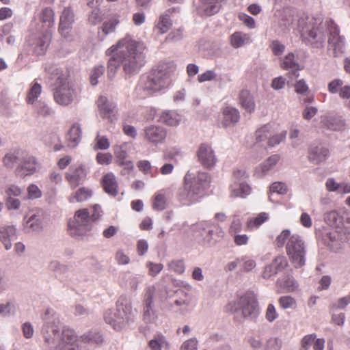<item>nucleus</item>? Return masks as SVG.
<instances>
[{
  "instance_id": "obj_1",
  "label": "nucleus",
  "mask_w": 350,
  "mask_h": 350,
  "mask_svg": "<svg viewBox=\"0 0 350 350\" xmlns=\"http://www.w3.org/2000/svg\"><path fill=\"white\" fill-rule=\"evenodd\" d=\"M146 45L135 40L129 34L119 40L106 51L109 56L107 62V75L113 78L119 68H122L124 78L137 75L146 62Z\"/></svg>"
},
{
  "instance_id": "obj_2",
  "label": "nucleus",
  "mask_w": 350,
  "mask_h": 350,
  "mask_svg": "<svg viewBox=\"0 0 350 350\" xmlns=\"http://www.w3.org/2000/svg\"><path fill=\"white\" fill-rule=\"evenodd\" d=\"M334 21L331 18L303 15L298 19V28L302 41L314 49H323L326 44L331 27Z\"/></svg>"
},
{
  "instance_id": "obj_3",
  "label": "nucleus",
  "mask_w": 350,
  "mask_h": 350,
  "mask_svg": "<svg viewBox=\"0 0 350 350\" xmlns=\"http://www.w3.org/2000/svg\"><path fill=\"white\" fill-rule=\"evenodd\" d=\"M210 182L208 173L187 172L183 180V185L179 189L178 199L185 206H191L202 200Z\"/></svg>"
},
{
  "instance_id": "obj_4",
  "label": "nucleus",
  "mask_w": 350,
  "mask_h": 350,
  "mask_svg": "<svg viewBox=\"0 0 350 350\" xmlns=\"http://www.w3.org/2000/svg\"><path fill=\"white\" fill-rule=\"evenodd\" d=\"M137 311L126 295H121L116 301L115 309H108L104 313V320L116 331L131 328L135 323Z\"/></svg>"
},
{
  "instance_id": "obj_5",
  "label": "nucleus",
  "mask_w": 350,
  "mask_h": 350,
  "mask_svg": "<svg viewBox=\"0 0 350 350\" xmlns=\"http://www.w3.org/2000/svg\"><path fill=\"white\" fill-rule=\"evenodd\" d=\"M42 320L43 325L40 329V334L44 345L51 350H57L68 340L64 335L66 331L72 329L64 327L60 331L59 315L52 308L46 310L42 316Z\"/></svg>"
},
{
  "instance_id": "obj_6",
  "label": "nucleus",
  "mask_w": 350,
  "mask_h": 350,
  "mask_svg": "<svg viewBox=\"0 0 350 350\" xmlns=\"http://www.w3.org/2000/svg\"><path fill=\"white\" fill-rule=\"evenodd\" d=\"M102 209L100 205L94 204L92 211L87 208L79 209L75 213L72 218L68 223V232L75 239H83L92 234L94 224L102 216Z\"/></svg>"
},
{
  "instance_id": "obj_7",
  "label": "nucleus",
  "mask_w": 350,
  "mask_h": 350,
  "mask_svg": "<svg viewBox=\"0 0 350 350\" xmlns=\"http://www.w3.org/2000/svg\"><path fill=\"white\" fill-rule=\"evenodd\" d=\"M170 81V73L167 66L160 64L148 75L140 78L137 89L144 92V96H146L168 87Z\"/></svg>"
},
{
  "instance_id": "obj_8",
  "label": "nucleus",
  "mask_w": 350,
  "mask_h": 350,
  "mask_svg": "<svg viewBox=\"0 0 350 350\" xmlns=\"http://www.w3.org/2000/svg\"><path fill=\"white\" fill-rule=\"evenodd\" d=\"M286 252L290 261L295 268L305 265L306 260V246L305 241L298 234H293L286 244Z\"/></svg>"
},
{
  "instance_id": "obj_9",
  "label": "nucleus",
  "mask_w": 350,
  "mask_h": 350,
  "mask_svg": "<svg viewBox=\"0 0 350 350\" xmlns=\"http://www.w3.org/2000/svg\"><path fill=\"white\" fill-rule=\"evenodd\" d=\"M53 70L57 75L55 88L53 89L54 100L60 105L67 106L74 100L76 95L75 90L59 68H55Z\"/></svg>"
},
{
  "instance_id": "obj_10",
  "label": "nucleus",
  "mask_w": 350,
  "mask_h": 350,
  "mask_svg": "<svg viewBox=\"0 0 350 350\" xmlns=\"http://www.w3.org/2000/svg\"><path fill=\"white\" fill-rule=\"evenodd\" d=\"M237 310L241 311L245 319L254 321L258 318L260 314V308L254 292L247 291L239 297L234 312Z\"/></svg>"
},
{
  "instance_id": "obj_11",
  "label": "nucleus",
  "mask_w": 350,
  "mask_h": 350,
  "mask_svg": "<svg viewBox=\"0 0 350 350\" xmlns=\"http://www.w3.org/2000/svg\"><path fill=\"white\" fill-rule=\"evenodd\" d=\"M52 33L49 29L31 33L27 38L31 51L37 56L45 54L51 40Z\"/></svg>"
},
{
  "instance_id": "obj_12",
  "label": "nucleus",
  "mask_w": 350,
  "mask_h": 350,
  "mask_svg": "<svg viewBox=\"0 0 350 350\" xmlns=\"http://www.w3.org/2000/svg\"><path fill=\"white\" fill-rule=\"evenodd\" d=\"M247 178L245 170H237L233 172L230 186L231 197L245 198L250 194L252 188L247 182Z\"/></svg>"
},
{
  "instance_id": "obj_13",
  "label": "nucleus",
  "mask_w": 350,
  "mask_h": 350,
  "mask_svg": "<svg viewBox=\"0 0 350 350\" xmlns=\"http://www.w3.org/2000/svg\"><path fill=\"white\" fill-rule=\"evenodd\" d=\"M327 49L334 57H342L346 50L345 37L340 34L338 25L334 23L331 27L329 34L327 39Z\"/></svg>"
},
{
  "instance_id": "obj_14",
  "label": "nucleus",
  "mask_w": 350,
  "mask_h": 350,
  "mask_svg": "<svg viewBox=\"0 0 350 350\" xmlns=\"http://www.w3.org/2000/svg\"><path fill=\"white\" fill-rule=\"evenodd\" d=\"M23 193L24 189L16 184L10 183L4 187L3 199L8 211H18L21 208L22 204L18 197Z\"/></svg>"
},
{
  "instance_id": "obj_15",
  "label": "nucleus",
  "mask_w": 350,
  "mask_h": 350,
  "mask_svg": "<svg viewBox=\"0 0 350 350\" xmlns=\"http://www.w3.org/2000/svg\"><path fill=\"white\" fill-rule=\"evenodd\" d=\"M197 232L200 234L204 244L209 246L215 245L224 236L223 229L217 225L200 224L197 226Z\"/></svg>"
},
{
  "instance_id": "obj_16",
  "label": "nucleus",
  "mask_w": 350,
  "mask_h": 350,
  "mask_svg": "<svg viewBox=\"0 0 350 350\" xmlns=\"http://www.w3.org/2000/svg\"><path fill=\"white\" fill-rule=\"evenodd\" d=\"M156 287L154 285L148 286L145 288L143 299V319L146 323H154L157 315L154 310V296Z\"/></svg>"
},
{
  "instance_id": "obj_17",
  "label": "nucleus",
  "mask_w": 350,
  "mask_h": 350,
  "mask_svg": "<svg viewBox=\"0 0 350 350\" xmlns=\"http://www.w3.org/2000/svg\"><path fill=\"white\" fill-rule=\"evenodd\" d=\"M100 114L104 119L113 122L118 119V108L116 103L109 101L106 96H100L97 101Z\"/></svg>"
},
{
  "instance_id": "obj_18",
  "label": "nucleus",
  "mask_w": 350,
  "mask_h": 350,
  "mask_svg": "<svg viewBox=\"0 0 350 350\" xmlns=\"http://www.w3.org/2000/svg\"><path fill=\"white\" fill-rule=\"evenodd\" d=\"M226 0H199L195 4L196 12L200 16H211L217 13L221 8V3Z\"/></svg>"
},
{
  "instance_id": "obj_19",
  "label": "nucleus",
  "mask_w": 350,
  "mask_h": 350,
  "mask_svg": "<svg viewBox=\"0 0 350 350\" xmlns=\"http://www.w3.org/2000/svg\"><path fill=\"white\" fill-rule=\"evenodd\" d=\"M197 156L199 162L204 167L211 169L215 165L217 159L212 147L208 144H202L197 152Z\"/></svg>"
},
{
  "instance_id": "obj_20",
  "label": "nucleus",
  "mask_w": 350,
  "mask_h": 350,
  "mask_svg": "<svg viewBox=\"0 0 350 350\" xmlns=\"http://www.w3.org/2000/svg\"><path fill=\"white\" fill-rule=\"evenodd\" d=\"M87 172L82 165L72 166L66 174V178L72 189L84 183L86 179Z\"/></svg>"
},
{
  "instance_id": "obj_21",
  "label": "nucleus",
  "mask_w": 350,
  "mask_h": 350,
  "mask_svg": "<svg viewBox=\"0 0 350 350\" xmlns=\"http://www.w3.org/2000/svg\"><path fill=\"white\" fill-rule=\"evenodd\" d=\"M321 124L322 126L335 131L344 129L345 126V120L341 116L330 114L322 116Z\"/></svg>"
},
{
  "instance_id": "obj_22",
  "label": "nucleus",
  "mask_w": 350,
  "mask_h": 350,
  "mask_svg": "<svg viewBox=\"0 0 350 350\" xmlns=\"http://www.w3.org/2000/svg\"><path fill=\"white\" fill-rule=\"evenodd\" d=\"M17 230L14 226H5L0 228V241L6 250H10L12 247V241L16 240Z\"/></svg>"
},
{
  "instance_id": "obj_23",
  "label": "nucleus",
  "mask_w": 350,
  "mask_h": 350,
  "mask_svg": "<svg viewBox=\"0 0 350 350\" xmlns=\"http://www.w3.org/2000/svg\"><path fill=\"white\" fill-rule=\"evenodd\" d=\"M276 287L280 293H292L298 289L299 284L292 275H286L277 280Z\"/></svg>"
},
{
  "instance_id": "obj_24",
  "label": "nucleus",
  "mask_w": 350,
  "mask_h": 350,
  "mask_svg": "<svg viewBox=\"0 0 350 350\" xmlns=\"http://www.w3.org/2000/svg\"><path fill=\"white\" fill-rule=\"evenodd\" d=\"M36 171V161L33 157H27L23 154L19 166L16 168V172L19 176H25L32 174Z\"/></svg>"
},
{
  "instance_id": "obj_25",
  "label": "nucleus",
  "mask_w": 350,
  "mask_h": 350,
  "mask_svg": "<svg viewBox=\"0 0 350 350\" xmlns=\"http://www.w3.org/2000/svg\"><path fill=\"white\" fill-rule=\"evenodd\" d=\"M101 183L103 190L109 196L116 197L118 194V183L113 173L104 175Z\"/></svg>"
},
{
  "instance_id": "obj_26",
  "label": "nucleus",
  "mask_w": 350,
  "mask_h": 350,
  "mask_svg": "<svg viewBox=\"0 0 350 350\" xmlns=\"http://www.w3.org/2000/svg\"><path fill=\"white\" fill-rule=\"evenodd\" d=\"M329 154L327 148L319 145L312 146L308 152V159L314 164H319L325 161Z\"/></svg>"
},
{
  "instance_id": "obj_27",
  "label": "nucleus",
  "mask_w": 350,
  "mask_h": 350,
  "mask_svg": "<svg viewBox=\"0 0 350 350\" xmlns=\"http://www.w3.org/2000/svg\"><path fill=\"white\" fill-rule=\"evenodd\" d=\"M75 21V15L70 7L64 8L61 16L59 25V31L62 35H65L71 28Z\"/></svg>"
},
{
  "instance_id": "obj_28",
  "label": "nucleus",
  "mask_w": 350,
  "mask_h": 350,
  "mask_svg": "<svg viewBox=\"0 0 350 350\" xmlns=\"http://www.w3.org/2000/svg\"><path fill=\"white\" fill-rule=\"evenodd\" d=\"M146 139L153 144L162 142L166 137V131L159 126H150L145 129Z\"/></svg>"
},
{
  "instance_id": "obj_29",
  "label": "nucleus",
  "mask_w": 350,
  "mask_h": 350,
  "mask_svg": "<svg viewBox=\"0 0 350 350\" xmlns=\"http://www.w3.org/2000/svg\"><path fill=\"white\" fill-rule=\"evenodd\" d=\"M324 221L326 224L336 229H342L345 226L343 213L338 211H331L325 214Z\"/></svg>"
},
{
  "instance_id": "obj_30",
  "label": "nucleus",
  "mask_w": 350,
  "mask_h": 350,
  "mask_svg": "<svg viewBox=\"0 0 350 350\" xmlns=\"http://www.w3.org/2000/svg\"><path fill=\"white\" fill-rule=\"evenodd\" d=\"M128 144L126 143L114 147V154L121 165L125 166L127 169H133V163L131 161H126L128 156Z\"/></svg>"
},
{
  "instance_id": "obj_31",
  "label": "nucleus",
  "mask_w": 350,
  "mask_h": 350,
  "mask_svg": "<svg viewBox=\"0 0 350 350\" xmlns=\"http://www.w3.org/2000/svg\"><path fill=\"white\" fill-rule=\"evenodd\" d=\"M239 103L241 107L249 113L255 111L256 104L253 95L246 90H243L239 94Z\"/></svg>"
},
{
  "instance_id": "obj_32",
  "label": "nucleus",
  "mask_w": 350,
  "mask_h": 350,
  "mask_svg": "<svg viewBox=\"0 0 350 350\" xmlns=\"http://www.w3.org/2000/svg\"><path fill=\"white\" fill-rule=\"evenodd\" d=\"M148 347L150 350H162V349L168 350L170 349V343L163 334L157 333L148 342Z\"/></svg>"
},
{
  "instance_id": "obj_33",
  "label": "nucleus",
  "mask_w": 350,
  "mask_h": 350,
  "mask_svg": "<svg viewBox=\"0 0 350 350\" xmlns=\"http://www.w3.org/2000/svg\"><path fill=\"white\" fill-rule=\"evenodd\" d=\"M224 120L223 124L225 126L234 124L240 119V113L237 109L228 106L223 110Z\"/></svg>"
},
{
  "instance_id": "obj_34",
  "label": "nucleus",
  "mask_w": 350,
  "mask_h": 350,
  "mask_svg": "<svg viewBox=\"0 0 350 350\" xmlns=\"http://www.w3.org/2000/svg\"><path fill=\"white\" fill-rule=\"evenodd\" d=\"M23 154H25V152L20 149L8 152L3 159V164L8 168H12L16 163H20L22 161Z\"/></svg>"
},
{
  "instance_id": "obj_35",
  "label": "nucleus",
  "mask_w": 350,
  "mask_h": 350,
  "mask_svg": "<svg viewBox=\"0 0 350 350\" xmlns=\"http://www.w3.org/2000/svg\"><path fill=\"white\" fill-rule=\"evenodd\" d=\"M92 194V191L90 189L82 187L72 193L69 197V202L71 203L82 202L90 199Z\"/></svg>"
},
{
  "instance_id": "obj_36",
  "label": "nucleus",
  "mask_w": 350,
  "mask_h": 350,
  "mask_svg": "<svg viewBox=\"0 0 350 350\" xmlns=\"http://www.w3.org/2000/svg\"><path fill=\"white\" fill-rule=\"evenodd\" d=\"M64 335L68 340L57 350H80L77 336L74 330H67Z\"/></svg>"
},
{
  "instance_id": "obj_37",
  "label": "nucleus",
  "mask_w": 350,
  "mask_h": 350,
  "mask_svg": "<svg viewBox=\"0 0 350 350\" xmlns=\"http://www.w3.org/2000/svg\"><path fill=\"white\" fill-rule=\"evenodd\" d=\"M160 120L168 126H176L181 122L182 117L175 111H165L161 114Z\"/></svg>"
},
{
  "instance_id": "obj_38",
  "label": "nucleus",
  "mask_w": 350,
  "mask_h": 350,
  "mask_svg": "<svg viewBox=\"0 0 350 350\" xmlns=\"http://www.w3.org/2000/svg\"><path fill=\"white\" fill-rule=\"evenodd\" d=\"M81 129L77 124H73L68 134V146L72 148L76 147L81 140Z\"/></svg>"
},
{
  "instance_id": "obj_39",
  "label": "nucleus",
  "mask_w": 350,
  "mask_h": 350,
  "mask_svg": "<svg viewBox=\"0 0 350 350\" xmlns=\"http://www.w3.org/2000/svg\"><path fill=\"white\" fill-rule=\"evenodd\" d=\"M281 66L283 69L293 70L296 77L299 76V65L295 61V55L293 53H289L284 57Z\"/></svg>"
},
{
  "instance_id": "obj_40",
  "label": "nucleus",
  "mask_w": 350,
  "mask_h": 350,
  "mask_svg": "<svg viewBox=\"0 0 350 350\" xmlns=\"http://www.w3.org/2000/svg\"><path fill=\"white\" fill-rule=\"evenodd\" d=\"M249 40L250 36L241 31H236L230 37V44L235 49L242 47L249 42Z\"/></svg>"
},
{
  "instance_id": "obj_41",
  "label": "nucleus",
  "mask_w": 350,
  "mask_h": 350,
  "mask_svg": "<svg viewBox=\"0 0 350 350\" xmlns=\"http://www.w3.org/2000/svg\"><path fill=\"white\" fill-rule=\"evenodd\" d=\"M279 160L280 156L278 154L271 155L257 168L256 172H260L261 176L265 175L276 165Z\"/></svg>"
},
{
  "instance_id": "obj_42",
  "label": "nucleus",
  "mask_w": 350,
  "mask_h": 350,
  "mask_svg": "<svg viewBox=\"0 0 350 350\" xmlns=\"http://www.w3.org/2000/svg\"><path fill=\"white\" fill-rule=\"evenodd\" d=\"M41 92V85L36 80H34L31 85L30 89L28 91L27 96L26 98L27 103L31 105L34 104L38 98L40 96Z\"/></svg>"
},
{
  "instance_id": "obj_43",
  "label": "nucleus",
  "mask_w": 350,
  "mask_h": 350,
  "mask_svg": "<svg viewBox=\"0 0 350 350\" xmlns=\"http://www.w3.org/2000/svg\"><path fill=\"white\" fill-rule=\"evenodd\" d=\"M278 15L280 17L278 18V25L281 31L284 33L288 31L293 21L292 16L286 14L284 11L282 12L280 10H277L275 16Z\"/></svg>"
},
{
  "instance_id": "obj_44",
  "label": "nucleus",
  "mask_w": 350,
  "mask_h": 350,
  "mask_svg": "<svg viewBox=\"0 0 350 350\" xmlns=\"http://www.w3.org/2000/svg\"><path fill=\"white\" fill-rule=\"evenodd\" d=\"M271 134V126L265 124L256 131V146H263L265 142Z\"/></svg>"
},
{
  "instance_id": "obj_45",
  "label": "nucleus",
  "mask_w": 350,
  "mask_h": 350,
  "mask_svg": "<svg viewBox=\"0 0 350 350\" xmlns=\"http://www.w3.org/2000/svg\"><path fill=\"white\" fill-rule=\"evenodd\" d=\"M25 222V228L32 232H38L42 228V220L36 214L31 215Z\"/></svg>"
},
{
  "instance_id": "obj_46",
  "label": "nucleus",
  "mask_w": 350,
  "mask_h": 350,
  "mask_svg": "<svg viewBox=\"0 0 350 350\" xmlns=\"http://www.w3.org/2000/svg\"><path fill=\"white\" fill-rule=\"evenodd\" d=\"M278 304L280 308L283 310H295L297 308V301L294 297L290 295H284L279 297Z\"/></svg>"
},
{
  "instance_id": "obj_47",
  "label": "nucleus",
  "mask_w": 350,
  "mask_h": 350,
  "mask_svg": "<svg viewBox=\"0 0 350 350\" xmlns=\"http://www.w3.org/2000/svg\"><path fill=\"white\" fill-rule=\"evenodd\" d=\"M34 109L38 115L43 117L50 116L53 113V109L43 100L35 103Z\"/></svg>"
},
{
  "instance_id": "obj_48",
  "label": "nucleus",
  "mask_w": 350,
  "mask_h": 350,
  "mask_svg": "<svg viewBox=\"0 0 350 350\" xmlns=\"http://www.w3.org/2000/svg\"><path fill=\"white\" fill-rule=\"evenodd\" d=\"M54 11L50 8H45L40 14V20L44 23L48 28L51 27L54 25Z\"/></svg>"
},
{
  "instance_id": "obj_49",
  "label": "nucleus",
  "mask_w": 350,
  "mask_h": 350,
  "mask_svg": "<svg viewBox=\"0 0 350 350\" xmlns=\"http://www.w3.org/2000/svg\"><path fill=\"white\" fill-rule=\"evenodd\" d=\"M81 339L85 342L101 344L103 341L102 335L96 331H89L81 336Z\"/></svg>"
},
{
  "instance_id": "obj_50",
  "label": "nucleus",
  "mask_w": 350,
  "mask_h": 350,
  "mask_svg": "<svg viewBox=\"0 0 350 350\" xmlns=\"http://www.w3.org/2000/svg\"><path fill=\"white\" fill-rule=\"evenodd\" d=\"M172 25L169 14H164L160 16L156 27L159 30V32L163 34L170 29Z\"/></svg>"
},
{
  "instance_id": "obj_51",
  "label": "nucleus",
  "mask_w": 350,
  "mask_h": 350,
  "mask_svg": "<svg viewBox=\"0 0 350 350\" xmlns=\"http://www.w3.org/2000/svg\"><path fill=\"white\" fill-rule=\"evenodd\" d=\"M244 341L252 350H260L262 347V339L259 335H248Z\"/></svg>"
},
{
  "instance_id": "obj_52",
  "label": "nucleus",
  "mask_w": 350,
  "mask_h": 350,
  "mask_svg": "<svg viewBox=\"0 0 350 350\" xmlns=\"http://www.w3.org/2000/svg\"><path fill=\"white\" fill-rule=\"evenodd\" d=\"M120 23L119 16H115L109 21H105L102 27V31L104 34L107 35L109 33L115 31L116 26Z\"/></svg>"
},
{
  "instance_id": "obj_53",
  "label": "nucleus",
  "mask_w": 350,
  "mask_h": 350,
  "mask_svg": "<svg viewBox=\"0 0 350 350\" xmlns=\"http://www.w3.org/2000/svg\"><path fill=\"white\" fill-rule=\"evenodd\" d=\"M270 195L269 196V201L273 202L272 195L277 193L280 195L285 194L287 192V187L285 183L281 182H275L270 186Z\"/></svg>"
},
{
  "instance_id": "obj_54",
  "label": "nucleus",
  "mask_w": 350,
  "mask_h": 350,
  "mask_svg": "<svg viewBox=\"0 0 350 350\" xmlns=\"http://www.w3.org/2000/svg\"><path fill=\"white\" fill-rule=\"evenodd\" d=\"M99 6L100 5H94V6L92 8V10L88 16V21L92 25H95L100 23L103 20V15Z\"/></svg>"
},
{
  "instance_id": "obj_55",
  "label": "nucleus",
  "mask_w": 350,
  "mask_h": 350,
  "mask_svg": "<svg viewBox=\"0 0 350 350\" xmlns=\"http://www.w3.org/2000/svg\"><path fill=\"white\" fill-rule=\"evenodd\" d=\"M167 206V201L165 196L161 193H157L155 195L153 203L152 208L154 210L161 211L164 210Z\"/></svg>"
},
{
  "instance_id": "obj_56",
  "label": "nucleus",
  "mask_w": 350,
  "mask_h": 350,
  "mask_svg": "<svg viewBox=\"0 0 350 350\" xmlns=\"http://www.w3.org/2000/svg\"><path fill=\"white\" fill-rule=\"evenodd\" d=\"M242 262L241 271L245 272H250L254 269L256 263L254 260L250 258L247 256H240V264Z\"/></svg>"
},
{
  "instance_id": "obj_57",
  "label": "nucleus",
  "mask_w": 350,
  "mask_h": 350,
  "mask_svg": "<svg viewBox=\"0 0 350 350\" xmlns=\"http://www.w3.org/2000/svg\"><path fill=\"white\" fill-rule=\"evenodd\" d=\"M169 269L177 274H182L185 270V266L183 260H174L168 263Z\"/></svg>"
},
{
  "instance_id": "obj_58",
  "label": "nucleus",
  "mask_w": 350,
  "mask_h": 350,
  "mask_svg": "<svg viewBox=\"0 0 350 350\" xmlns=\"http://www.w3.org/2000/svg\"><path fill=\"white\" fill-rule=\"evenodd\" d=\"M291 231L288 229L283 230L281 233L276 237L275 245L278 247L282 248L285 243L288 241L291 237Z\"/></svg>"
},
{
  "instance_id": "obj_59",
  "label": "nucleus",
  "mask_w": 350,
  "mask_h": 350,
  "mask_svg": "<svg viewBox=\"0 0 350 350\" xmlns=\"http://www.w3.org/2000/svg\"><path fill=\"white\" fill-rule=\"evenodd\" d=\"M27 198L30 200L38 199L42 197V192L35 184H30L27 189Z\"/></svg>"
},
{
  "instance_id": "obj_60",
  "label": "nucleus",
  "mask_w": 350,
  "mask_h": 350,
  "mask_svg": "<svg viewBox=\"0 0 350 350\" xmlns=\"http://www.w3.org/2000/svg\"><path fill=\"white\" fill-rule=\"evenodd\" d=\"M105 72V67L102 65L95 66L90 76V82L92 85H96L98 83V79Z\"/></svg>"
},
{
  "instance_id": "obj_61",
  "label": "nucleus",
  "mask_w": 350,
  "mask_h": 350,
  "mask_svg": "<svg viewBox=\"0 0 350 350\" xmlns=\"http://www.w3.org/2000/svg\"><path fill=\"white\" fill-rule=\"evenodd\" d=\"M316 337L317 335L315 334L306 335L301 340V348L299 350H309Z\"/></svg>"
},
{
  "instance_id": "obj_62",
  "label": "nucleus",
  "mask_w": 350,
  "mask_h": 350,
  "mask_svg": "<svg viewBox=\"0 0 350 350\" xmlns=\"http://www.w3.org/2000/svg\"><path fill=\"white\" fill-rule=\"evenodd\" d=\"M271 263L273 265L274 268H275V271H277V273L284 269L288 265L287 260L283 256H279L275 257Z\"/></svg>"
},
{
  "instance_id": "obj_63",
  "label": "nucleus",
  "mask_w": 350,
  "mask_h": 350,
  "mask_svg": "<svg viewBox=\"0 0 350 350\" xmlns=\"http://www.w3.org/2000/svg\"><path fill=\"white\" fill-rule=\"evenodd\" d=\"M282 340L278 338H271L267 341L265 350H281Z\"/></svg>"
},
{
  "instance_id": "obj_64",
  "label": "nucleus",
  "mask_w": 350,
  "mask_h": 350,
  "mask_svg": "<svg viewBox=\"0 0 350 350\" xmlns=\"http://www.w3.org/2000/svg\"><path fill=\"white\" fill-rule=\"evenodd\" d=\"M198 341L196 338L185 340L181 345L180 350H198Z\"/></svg>"
}]
</instances>
